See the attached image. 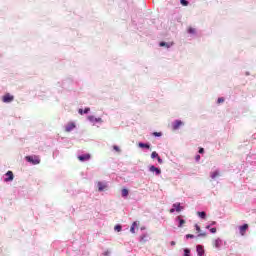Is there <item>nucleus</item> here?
Here are the masks:
<instances>
[{"label": "nucleus", "instance_id": "1", "mask_svg": "<svg viewBox=\"0 0 256 256\" xmlns=\"http://www.w3.org/2000/svg\"><path fill=\"white\" fill-rule=\"evenodd\" d=\"M25 159L28 163H32V165H39L41 163L39 156H26Z\"/></svg>", "mask_w": 256, "mask_h": 256}, {"label": "nucleus", "instance_id": "2", "mask_svg": "<svg viewBox=\"0 0 256 256\" xmlns=\"http://www.w3.org/2000/svg\"><path fill=\"white\" fill-rule=\"evenodd\" d=\"M15 97L9 93L5 94L2 97V101L3 103H11L12 101H14Z\"/></svg>", "mask_w": 256, "mask_h": 256}, {"label": "nucleus", "instance_id": "3", "mask_svg": "<svg viewBox=\"0 0 256 256\" xmlns=\"http://www.w3.org/2000/svg\"><path fill=\"white\" fill-rule=\"evenodd\" d=\"M76 125L74 122H70L66 125L65 127V131L66 133H71V131H73V129H75Z\"/></svg>", "mask_w": 256, "mask_h": 256}, {"label": "nucleus", "instance_id": "4", "mask_svg": "<svg viewBox=\"0 0 256 256\" xmlns=\"http://www.w3.org/2000/svg\"><path fill=\"white\" fill-rule=\"evenodd\" d=\"M212 245L216 249H219L223 245V241L221 240V238H218L212 242Z\"/></svg>", "mask_w": 256, "mask_h": 256}, {"label": "nucleus", "instance_id": "5", "mask_svg": "<svg viewBox=\"0 0 256 256\" xmlns=\"http://www.w3.org/2000/svg\"><path fill=\"white\" fill-rule=\"evenodd\" d=\"M183 126V121L181 120H176L173 125L172 128L174 131H177V129H179V127Z\"/></svg>", "mask_w": 256, "mask_h": 256}, {"label": "nucleus", "instance_id": "6", "mask_svg": "<svg viewBox=\"0 0 256 256\" xmlns=\"http://www.w3.org/2000/svg\"><path fill=\"white\" fill-rule=\"evenodd\" d=\"M247 229H249V224H244L239 227L240 235H245L247 233Z\"/></svg>", "mask_w": 256, "mask_h": 256}, {"label": "nucleus", "instance_id": "7", "mask_svg": "<svg viewBox=\"0 0 256 256\" xmlns=\"http://www.w3.org/2000/svg\"><path fill=\"white\" fill-rule=\"evenodd\" d=\"M149 171L151 173H155V175H161V169H159L153 165L149 167Z\"/></svg>", "mask_w": 256, "mask_h": 256}, {"label": "nucleus", "instance_id": "8", "mask_svg": "<svg viewBox=\"0 0 256 256\" xmlns=\"http://www.w3.org/2000/svg\"><path fill=\"white\" fill-rule=\"evenodd\" d=\"M79 161H89L91 159V154H83L78 156Z\"/></svg>", "mask_w": 256, "mask_h": 256}, {"label": "nucleus", "instance_id": "9", "mask_svg": "<svg viewBox=\"0 0 256 256\" xmlns=\"http://www.w3.org/2000/svg\"><path fill=\"white\" fill-rule=\"evenodd\" d=\"M6 177H7V178H5L6 182L13 181V179H14L13 171H8L6 173Z\"/></svg>", "mask_w": 256, "mask_h": 256}, {"label": "nucleus", "instance_id": "10", "mask_svg": "<svg viewBox=\"0 0 256 256\" xmlns=\"http://www.w3.org/2000/svg\"><path fill=\"white\" fill-rule=\"evenodd\" d=\"M210 177H211V179H217V177H221V172H219V170L211 172Z\"/></svg>", "mask_w": 256, "mask_h": 256}, {"label": "nucleus", "instance_id": "11", "mask_svg": "<svg viewBox=\"0 0 256 256\" xmlns=\"http://www.w3.org/2000/svg\"><path fill=\"white\" fill-rule=\"evenodd\" d=\"M97 186H98V191H105V189H107V185L104 184L103 182H98Z\"/></svg>", "mask_w": 256, "mask_h": 256}, {"label": "nucleus", "instance_id": "12", "mask_svg": "<svg viewBox=\"0 0 256 256\" xmlns=\"http://www.w3.org/2000/svg\"><path fill=\"white\" fill-rule=\"evenodd\" d=\"M173 207L175 211H177V213H181V210L183 209V207L181 206V203H175L173 204Z\"/></svg>", "mask_w": 256, "mask_h": 256}, {"label": "nucleus", "instance_id": "13", "mask_svg": "<svg viewBox=\"0 0 256 256\" xmlns=\"http://www.w3.org/2000/svg\"><path fill=\"white\" fill-rule=\"evenodd\" d=\"M196 249H197L198 256H203V253H205V250H203V246L198 245Z\"/></svg>", "mask_w": 256, "mask_h": 256}, {"label": "nucleus", "instance_id": "14", "mask_svg": "<svg viewBox=\"0 0 256 256\" xmlns=\"http://www.w3.org/2000/svg\"><path fill=\"white\" fill-rule=\"evenodd\" d=\"M138 146L141 148V149H150V145L149 144H145V143H139Z\"/></svg>", "mask_w": 256, "mask_h": 256}, {"label": "nucleus", "instance_id": "15", "mask_svg": "<svg viewBox=\"0 0 256 256\" xmlns=\"http://www.w3.org/2000/svg\"><path fill=\"white\" fill-rule=\"evenodd\" d=\"M89 111H91V109H89V108H85L84 110L83 109H79L78 113L80 115H83V114L89 113Z\"/></svg>", "mask_w": 256, "mask_h": 256}, {"label": "nucleus", "instance_id": "16", "mask_svg": "<svg viewBox=\"0 0 256 256\" xmlns=\"http://www.w3.org/2000/svg\"><path fill=\"white\" fill-rule=\"evenodd\" d=\"M197 215L201 219H206V217H207V214L205 212H203V211L202 212H197Z\"/></svg>", "mask_w": 256, "mask_h": 256}, {"label": "nucleus", "instance_id": "17", "mask_svg": "<svg viewBox=\"0 0 256 256\" xmlns=\"http://www.w3.org/2000/svg\"><path fill=\"white\" fill-rule=\"evenodd\" d=\"M177 219L179 220V225L178 227H183V225H185V220L181 219V216H178Z\"/></svg>", "mask_w": 256, "mask_h": 256}, {"label": "nucleus", "instance_id": "18", "mask_svg": "<svg viewBox=\"0 0 256 256\" xmlns=\"http://www.w3.org/2000/svg\"><path fill=\"white\" fill-rule=\"evenodd\" d=\"M129 195V190L126 188L122 189V197H127Z\"/></svg>", "mask_w": 256, "mask_h": 256}, {"label": "nucleus", "instance_id": "19", "mask_svg": "<svg viewBox=\"0 0 256 256\" xmlns=\"http://www.w3.org/2000/svg\"><path fill=\"white\" fill-rule=\"evenodd\" d=\"M122 229H123L122 226L119 224L114 227V231H117V233H121Z\"/></svg>", "mask_w": 256, "mask_h": 256}, {"label": "nucleus", "instance_id": "20", "mask_svg": "<svg viewBox=\"0 0 256 256\" xmlns=\"http://www.w3.org/2000/svg\"><path fill=\"white\" fill-rule=\"evenodd\" d=\"M160 47H167L169 49V47H171V44H168L166 42H160Z\"/></svg>", "mask_w": 256, "mask_h": 256}, {"label": "nucleus", "instance_id": "21", "mask_svg": "<svg viewBox=\"0 0 256 256\" xmlns=\"http://www.w3.org/2000/svg\"><path fill=\"white\" fill-rule=\"evenodd\" d=\"M181 5H183V7H187V5H189V2L187 0H180Z\"/></svg>", "mask_w": 256, "mask_h": 256}, {"label": "nucleus", "instance_id": "22", "mask_svg": "<svg viewBox=\"0 0 256 256\" xmlns=\"http://www.w3.org/2000/svg\"><path fill=\"white\" fill-rule=\"evenodd\" d=\"M151 157H152V159H158L159 154L154 151V152H152Z\"/></svg>", "mask_w": 256, "mask_h": 256}, {"label": "nucleus", "instance_id": "23", "mask_svg": "<svg viewBox=\"0 0 256 256\" xmlns=\"http://www.w3.org/2000/svg\"><path fill=\"white\" fill-rule=\"evenodd\" d=\"M190 254H191V250H189V249H184V256H190Z\"/></svg>", "mask_w": 256, "mask_h": 256}, {"label": "nucleus", "instance_id": "24", "mask_svg": "<svg viewBox=\"0 0 256 256\" xmlns=\"http://www.w3.org/2000/svg\"><path fill=\"white\" fill-rule=\"evenodd\" d=\"M114 151H117V153H121V148L119 146H113Z\"/></svg>", "mask_w": 256, "mask_h": 256}, {"label": "nucleus", "instance_id": "25", "mask_svg": "<svg viewBox=\"0 0 256 256\" xmlns=\"http://www.w3.org/2000/svg\"><path fill=\"white\" fill-rule=\"evenodd\" d=\"M217 103H219V104H221V103H225V98H223V97L218 98Z\"/></svg>", "mask_w": 256, "mask_h": 256}, {"label": "nucleus", "instance_id": "26", "mask_svg": "<svg viewBox=\"0 0 256 256\" xmlns=\"http://www.w3.org/2000/svg\"><path fill=\"white\" fill-rule=\"evenodd\" d=\"M195 229L197 233H201V227L199 225L195 224Z\"/></svg>", "mask_w": 256, "mask_h": 256}, {"label": "nucleus", "instance_id": "27", "mask_svg": "<svg viewBox=\"0 0 256 256\" xmlns=\"http://www.w3.org/2000/svg\"><path fill=\"white\" fill-rule=\"evenodd\" d=\"M194 238H195V235H193V234L186 235V239H194Z\"/></svg>", "mask_w": 256, "mask_h": 256}, {"label": "nucleus", "instance_id": "28", "mask_svg": "<svg viewBox=\"0 0 256 256\" xmlns=\"http://www.w3.org/2000/svg\"><path fill=\"white\" fill-rule=\"evenodd\" d=\"M153 135L154 137H161L163 134L161 132H154Z\"/></svg>", "mask_w": 256, "mask_h": 256}, {"label": "nucleus", "instance_id": "29", "mask_svg": "<svg viewBox=\"0 0 256 256\" xmlns=\"http://www.w3.org/2000/svg\"><path fill=\"white\" fill-rule=\"evenodd\" d=\"M188 33L194 34L195 33V28L190 27L188 29Z\"/></svg>", "mask_w": 256, "mask_h": 256}, {"label": "nucleus", "instance_id": "30", "mask_svg": "<svg viewBox=\"0 0 256 256\" xmlns=\"http://www.w3.org/2000/svg\"><path fill=\"white\" fill-rule=\"evenodd\" d=\"M157 161H158V163H160V165L163 164V159H161L160 156L157 157Z\"/></svg>", "mask_w": 256, "mask_h": 256}, {"label": "nucleus", "instance_id": "31", "mask_svg": "<svg viewBox=\"0 0 256 256\" xmlns=\"http://www.w3.org/2000/svg\"><path fill=\"white\" fill-rule=\"evenodd\" d=\"M198 237H207V233H200V234H198Z\"/></svg>", "mask_w": 256, "mask_h": 256}, {"label": "nucleus", "instance_id": "32", "mask_svg": "<svg viewBox=\"0 0 256 256\" xmlns=\"http://www.w3.org/2000/svg\"><path fill=\"white\" fill-rule=\"evenodd\" d=\"M210 232H211V233H217V228H211V229H210Z\"/></svg>", "mask_w": 256, "mask_h": 256}, {"label": "nucleus", "instance_id": "33", "mask_svg": "<svg viewBox=\"0 0 256 256\" xmlns=\"http://www.w3.org/2000/svg\"><path fill=\"white\" fill-rule=\"evenodd\" d=\"M130 231H131L132 233H135V226H131Z\"/></svg>", "mask_w": 256, "mask_h": 256}, {"label": "nucleus", "instance_id": "34", "mask_svg": "<svg viewBox=\"0 0 256 256\" xmlns=\"http://www.w3.org/2000/svg\"><path fill=\"white\" fill-rule=\"evenodd\" d=\"M199 153H201V154L205 153V149L200 148V149H199Z\"/></svg>", "mask_w": 256, "mask_h": 256}, {"label": "nucleus", "instance_id": "35", "mask_svg": "<svg viewBox=\"0 0 256 256\" xmlns=\"http://www.w3.org/2000/svg\"><path fill=\"white\" fill-rule=\"evenodd\" d=\"M170 213H175V207L170 209Z\"/></svg>", "mask_w": 256, "mask_h": 256}, {"label": "nucleus", "instance_id": "36", "mask_svg": "<svg viewBox=\"0 0 256 256\" xmlns=\"http://www.w3.org/2000/svg\"><path fill=\"white\" fill-rule=\"evenodd\" d=\"M199 159H201V156H200V155H197V156H196V161H199Z\"/></svg>", "mask_w": 256, "mask_h": 256}, {"label": "nucleus", "instance_id": "37", "mask_svg": "<svg viewBox=\"0 0 256 256\" xmlns=\"http://www.w3.org/2000/svg\"><path fill=\"white\" fill-rule=\"evenodd\" d=\"M132 227H137V222H133Z\"/></svg>", "mask_w": 256, "mask_h": 256}, {"label": "nucleus", "instance_id": "38", "mask_svg": "<svg viewBox=\"0 0 256 256\" xmlns=\"http://www.w3.org/2000/svg\"><path fill=\"white\" fill-rule=\"evenodd\" d=\"M170 245H176L175 241H171Z\"/></svg>", "mask_w": 256, "mask_h": 256}, {"label": "nucleus", "instance_id": "39", "mask_svg": "<svg viewBox=\"0 0 256 256\" xmlns=\"http://www.w3.org/2000/svg\"><path fill=\"white\" fill-rule=\"evenodd\" d=\"M211 225H217V222L213 221V222L211 223Z\"/></svg>", "mask_w": 256, "mask_h": 256}, {"label": "nucleus", "instance_id": "40", "mask_svg": "<svg viewBox=\"0 0 256 256\" xmlns=\"http://www.w3.org/2000/svg\"><path fill=\"white\" fill-rule=\"evenodd\" d=\"M211 226H206V229H210Z\"/></svg>", "mask_w": 256, "mask_h": 256}]
</instances>
